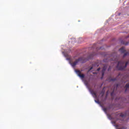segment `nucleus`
<instances>
[{
    "label": "nucleus",
    "instance_id": "nucleus-1",
    "mask_svg": "<svg viewBox=\"0 0 129 129\" xmlns=\"http://www.w3.org/2000/svg\"><path fill=\"white\" fill-rule=\"evenodd\" d=\"M127 64H128V61L125 62L124 60H120L118 62L116 68L118 70H124L126 68Z\"/></svg>",
    "mask_w": 129,
    "mask_h": 129
},
{
    "label": "nucleus",
    "instance_id": "nucleus-2",
    "mask_svg": "<svg viewBox=\"0 0 129 129\" xmlns=\"http://www.w3.org/2000/svg\"><path fill=\"white\" fill-rule=\"evenodd\" d=\"M83 60V58L80 57L78 59H76L74 62H70L71 65L72 66V67H75L79 62H81Z\"/></svg>",
    "mask_w": 129,
    "mask_h": 129
},
{
    "label": "nucleus",
    "instance_id": "nucleus-3",
    "mask_svg": "<svg viewBox=\"0 0 129 129\" xmlns=\"http://www.w3.org/2000/svg\"><path fill=\"white\" fill-rule=\"evenodd\" d=\"M119 51H120L121 53H124V55H123V57H125V56H127V55H129L128 52H125L124 46H122L120 49H119Z\"/></svg>",
    "mask_w": 129,
    "mask_h": 129
},
{
    "label": "nucleus",
    "instance_id": "nucleus-4",
    "mask_svg": "<svg viewBox=\"0 0 129 129\" xmlns=\"http://www.w3.org/2000/svg\"><path fill=\"white\" fill-rule=\"evenodd\" d=\"M76 73L80 78H84L85 77L84 74H81V71L80 70H76Z\"/></svg>",
    "mask_w": 129,
    "mask_h": 129
},
{
    "label": "nucleus",
    "instance_id": "nucleus-5",
    "mask_svg": "<svg viewBox=\"0 0 129 129\" xmlns=\"http://www.w3.org/2000/svg\"><path fill=\"white\" fill-rule=\"evenodd\" d=\"M107 69V65L104 66V67L102 69V77L101 78V79H103V77L104 76V73L105 72V70H106Z\"/></svg>",
    "mask_w": 129,
    "mask_h": 129
},
{
    "label": "nucleus",
    "instance_id": "nucleus-6",
    "mask_svg": "<svg viewBox=\"0 0 129 129\" xmlns=\"http://www.w3.org/2000/svg\"><path fill=\"white\" fill-rule=\"evenodd\" d=\"M120 117H122V118H124V117H125V116H126V113H121L120 114Z\"/></svg>",
    "mask_w": 129,
    "mask_h": 129
},
{
    "label": "nucleus",
    "instance_id": "nucleus-7",
    "mask_svg": "<svg viewBox=\"0 0 129 129\" xmlns=\"http://www.w3.org/2000/svg\"><path fill=\"white\" fill-rule=\"evenodd\" d=\"M116 55V52H114L112 54V56H113V60H115L116 58H117Z\"/></svg>",
    "mask_w": 129,
    "mask_h": 129
},
{
    "label": "nucleus",
    "instance_id": "nucleus-8",
    "mask_svg": "<svg viewBox=\"0 0 129 129\" xmlns=\"http://www.w3.org/2000/svg\"><path fill=\"white\" fill-rule=\"evenodd\" d=\"M125 92H126V91H127V89H128L129 88V84H126L125 86Z\"/></svg>",
    "mask_w": 129,
    "mask_h": 129
},
{
    "label": "nucleus",
    "instance_id": "nucleus-9",
    "mask_svg": "<svg viewBox=\"0 0 129 129\" xmlns=\"http://www.w3.org/2000/svg\"><path fill=\"white\" fill-rule=\"evenodd\" d=\"M109 80L110 81H115V80H116V78L113 79L111 77H110V78H109Z\"/></svg>",
    "mask_w": 129,
    "mask_h": 129
},
{
    "label": "nucleus",
    "instance_id": "nucleus-10",
    "mask_svg": "<svg viewBox=\"0 0 129 129\" xmlns=\"http://www.w3.org/2000/svg\"><path fill=\"white\" fill-rule=\"evenodd\" d=\"M105 92L104 91H102L100 93V94L101 95V97H103V96L104 95Z\"/></svg>",
    "mask_w": 129,
    "mask_h": 129
},
{
    "label": "nucleus",
    "instance_id": "nucleus-11",
    "mask_svg": "<svg viewBox=\"0 0 129 129\" xmlns=\"http://www.w3.org/2000/svg\"><path fill=\"white\" fill-rule=\"evenodd\" d=\"M92 95H93L94 96V97H95V98H96V97H97V95L96 93H95V92L92 94Z\"/></svg>",
    "mask_w": 129,
    "mask_h": 129
},
{
    "label": "nucleus",
    "instance_id": "nucleus-12",
    "mask_svg": "<svg viewBox=\"0 0 129 129\" xmlns=\"http://www.w3.org/2000/svg\"><path fill=\"white\" fill-rule=\"evenodd\" d=\"M90 93L91 94H93V93H94L95 92H94V90H90Z\"/></svg>",
    "mask_w": 129,
    "mask_h": 129
},
{
    "label": "nucleus",
    "instance_id": "nucleus-13",
    "mask_svg": "<svg viewBox=\"0 0 129 129\" xmlns=\"http://www.w3.org/2000/svg\"><path fill=\"white\" fill-rule=\"evenodd\" d=\"M92 69H93V67H91V68H90V69H89V71H88V72H89L90 71H91V70H92Z\"/></svg>",
    "mask_w": 129,
    "mask_h": 129
},
{
    "label": "nucleus",
    "instance_id": "nucleus-14",
    "mask_svg": "<svg viewBox=\"0 0 129 129\" xmlns=\"http://www.w3.org/2000/svg\"><path fill=\"white\" fill-rule=\"evenodd\" d=\"M121 43H122V44H123V45H127V44H128V43H124H124L121 42Z\"/></svg>",
    "mask_w": 129,
    "mask_h": 129
},
{
    "label": "nucleus",
    "instance_id": "nucleus-15",
    "mask_svg": "<svg viewBox=\"0 0 129 129\" xmlns=\"http://www.w3.org/2000/svg\"><path fill=\"white\" fill-rule=\"evenodd\" d=\"M103 110H104V111H106V110H107L106 108H104Z\"/></svg>",
    "mask_w": 129,
    "mask_h": 129
},
{
    "label": "nucleus",
    "instance_id": "nucleus-16",
    "mask_svg": "<svg viewBox=\"0 0 129 129\" xmlns=\"http://www.w3.org/2000/svg\"><path fill=\"white\" fill-rule=\"evenodd\" d=\"M98 71H100V68H99L97 70Z\"/></svg>",
    "mask_w": 129,
    "mask_h": 129
},
{
    "label": "nucleus",
    "instance_id": "nucleus-17",
    "mask_svg": "<svg viewBox=\"0 0 129 129\" xmlns=\"http://www.w3.org/2000/svg\"><path fill=\"white\" fill-rule=\"evenodd\" d=\"M110 70V67H109V68L108 69V71H109Z\"/></svg>",
    "mask_w": 129,
    "mask_h": 129
},
{
    "label": "nucleus",
    "instance_id": "nucleus-18",
    "mask_svg": "<svg viewBox=\"0 0 129 129\" xmlns=\"http://www.w3.org/2000/svg\"><path fill=\"white\" fill-rule=\"evenodd\" d=\"M112 94H113V92H112L111 93V96H112Z\"/></svg>",
    "mask_w": 129,
    "mask_h": 129
},
{
    "label": "nucleus",
    "instance_id": "nucleus-19",
    "mask_svg": "<svg viewBox=\"0 0 129 129\" xmlns=\"http://www.w3.org/2000/svg\"><path fill=\"white\" fill-rule=\"evenodd\" d=\"M93 74H96V73H93Z\"/></svg>",
    "mask_w": 129,
    "mask_h": 129
}]
</instances>
